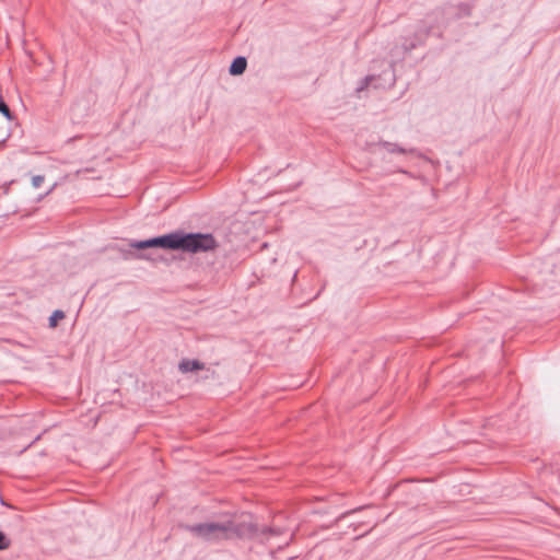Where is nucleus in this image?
Segmentation results:
<instances>
[{
    "mask_svg": "<svg viewBox=\"0 0 560 560\" xmlns=\"http://www.w3.org/2000/svg\"><path fill=\"white\" fill-rule=\"evenodd\" d=\"M66 317L65 312L57 310L55 311L51 316L49 317V327L54 328L57 326L58 320Z\"/></svg>",
    "mask_w": 560,
    "mask_h": 560,
    "instance_id": "nucleus-8",
    "label": "nucleus"
},
{
    "mask_svg": "<svg viewBox=\"0 0 560 560\" xmlns=\"http://www.w3.org/2000/svg\"><path fill=\"white\" fill-rule=\"evenodd\" d=\"M45 177L43 175H35L32 177V185L34 188H39L44 183Z\"/></svg>",
    "mask_w": 560,
    "mask_h": 560,
    "instance_id": "nucleus-10",
    "label": "nucleus"
},
{
    "mask_svg": "<svg viewBox=\"0 0 560 560\" xmlns=\"http://www.w3.org/2000/svg\"><path fill=\"white\" fill-rule=\"evenodd\" d=\"M261 532H262V534L270 533V532H271V528H269V527H265Z\"/></svg>",
    "mask_w": 560,
    "mask_h": 560,
    "instance_id": "nucleus-14",
    "label": "nucleus"
},
{
    "mask_svg": "<svg viewBox=\"0 0 560 560\" xmlns=\"http://www.w3.org/2000/svg\"><path fill=\"white\" fill-rule=\"evenodd\" d=\"M130 247L139 250L163 248L172 250V232L141 241H131Z\"/></svg>",
    "mask_w": 560,
    "mask_h": 560,
    "instance_id": "nucleus-4",
    "label": "nucleus"
},
{
    "mask_svg": "<svg viewBox=\"0 0 560 560\" xmlns=\"http://www.w3.org/2000/svg\"><path fill=\"white\" fill-rule=\"evenodd\" d=\"M377 145L384 148L389 153L405 154V153H415L416 152V149H413V148L406 149V148L399 145L398 143H394V142H389V141H385V140L380 141L377 143Z\"/></svg>",
    "mask_w": 560,
    "mask_h": 560,
    "instance_id": "nucleus-7",
    "label": "nucleus"
},
{
    "mask_svg": "<svg viewBox=\"0 0 560 560\" xmlns=\"http://www.w3.org/2000/svg\"><path fill=\"white\" fill-rule=\"evenodd\" d=\"M365 506H358L355 509H352V510H349V511H346L343 513H341L339 516H337V518L335 520V524H338L341 520L346 518L347 516L351 515V514H354L361 510H363Z\"/></svg>",
    "mask_w": 560,
    "mask_h": 560,
    "instance_id": "nucleus-9",
    "label": "nucleus"
},
{
    "mask_svg": "<svg viewBox=\"0 0 560 560\" xmlns=\"http://www.w3.org/2000/svg\"><path fill=\"white\" fill-rule=\"evenodd\" d=\"M218 246L212 233L184 232L182 230L172 232V250L197 254L213 250Z\"/></svg>",
    "mask_w": 560,
    "mask_h": 560,
    "instance_id": "nucleus-2",
    "label": "nucleus"
},
{
    "mask_svg": "<svg viewBox=\"0 0 560 560\" xmlns=\"http://www.w3.org/2000/svg\"><path fill=\"white\" fill-rule=\"evenodd\" d=\"M138 258L147 259V260H155V258L152 257L150 254H139Z\"/></svg>",
    "mask_w": 560,
    "mask_h": 560,
    "instance_id": "nucleus-13",
    "label": "nucleus"
},
{
    "mask_svg": "<svg viewBox=\"0 0 560 560\" xmlns=\"http://www.w3.org/2000/svg\"><path fill=\"white\" fill-rule=\"evenodd\" d=\"M185 529L208 542H220L222 540L253 536L257 533L256 525L252 523H235L232 520L222 523L208 522L186 525Z\"/></svg>",
    "mask_w": 560,
    "mask_h": 560,
    "instance_id": "nucleus-1",
    "label": "nucleus"
},
{
    "mask_svg": "<svg viewBox=\"0 0 560 560\" xmlns=\"http://www.w3.org/2000/svg\"><path fill=\"white\" fill-rule=\"evenodd\" d=\"M205 369V363L197 359H183L178 364L182 373H189Z\"/></svg>",
    "mask_w": 560,
    "mask_h": 560,
    "instance_id": "nucleus-5",
    "label": "nucleus"
},
{
    "mask_svg": "<svg viewBox=\"0 0 560 560\" xmlns=\"http://www.w3.org/2000/svg\"><path fill=\"white\" fill-rule=\"evenodd\" d=\"M246 68L247 59L244 56H237L232 60L229 72L231 75H241L245 72Z\"/></svg>",
    "mask_w": 560,
    "mask_h": 560,
    "instance_id": "nucleus-6",
    "label": "nucleus"
},
{
    "mask_svg": "<svg viewBox=\"0 0 560 560\" xmlns=\"http://www.w3.org/2000/svg\"><path fill=\"white\" fill-rule=\"evenodd\" d=\"M370 79H371L370 77H365L362 81V84L357 90L362 91L363 89H365L369 84Z\"/></svg>",
    "mask_w": 560,
    "mask_h": 560,
    "instance_id": "nucleus-12",
    "label": "nucleus"
},
{
    "mask_svg": "<svg viewBox=\"0 0 560 560\" xmlns=\"http://www.w3.org/2000/svg\"><path fill=\"white\" fill-rule=\"evenodd\" d=\"M10 540L7 538V536L0 530V550H4L9 548Z\"/></svg>",
    "mask_w": 560,
    "mask_h": 560,
    "instance_id": "nucleus-11",
    "label": "nucleus"
},
{
    "mask_svg": "<svg viewBox=\"0 0 560 560\" xmlns=\"http://www.w3.org/2000/svg\"><path fill=\"white\" fill-rule=\"evenodd\" d=\"M425 37L427 33L422 31H416L411 35L401 36L389 51L390 66L394 67L396 63L401 62L412 49L422 46Z\"/></svg>",
    "mask_w": 560,
    "mask_h": 560,
    "instance_id": "nucleus-3",
    "label": "nucleus"
}]
</instances>
